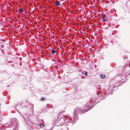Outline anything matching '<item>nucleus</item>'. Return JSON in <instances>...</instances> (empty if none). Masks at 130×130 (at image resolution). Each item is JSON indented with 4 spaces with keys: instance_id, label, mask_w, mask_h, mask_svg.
Returning <instances> with one entry per match:
<instances>
[{
    "instance_id": "f257e3e1",
    "label": "nucleus",
    "mask_w": 130,
    "mask_h": 130,
    "mask_svg": "<svg viewBox=\"0 0 130 130\" xmlns=\"http://www.w3.org/2000/svg\"><path fill=\"white\" fill-rule=\"evenodd\" d=\"M100 77L102 79H104L106 77V76L105 75L101 74L100 75Z\"/></svg>"
},
{
    "instance_id": "f03ea898",
    "label": "nucleus",
    "mask_w": 130,
    "mask_h": 130,
    "mask_svg": "<svg viewBox=\"0 0 130 130\" xmlns=\"http://www.w3.org/2000/svg\"><path fill=\"white\" fill-rule=\"evenodd\" d=\"M55 5L57 6H59L60 4V2L59 1H57L55 2Z\"/></svg>"
},
{
    "instance_id": "7ed1b4c3",
    "label": "nucleus",
    "mask_w": 130,
    "mask_h": 130,
    "mask_svg": "<svg viewBox=\"0 0 130 130\" xmlns=\"http://www.w3.org/2000/svg\"><path fill=\"white\" fill-rule=\"evenodd\" d=\"M19 10L20 13H22L23 11V10L22 8H19Z\"/></svg>"
},
{
    "instance_id": "20e7f679",
    "label": "nucleus",
    "mask_w": 130,
    "mask_h": 130,
    "mask_svg": "<svg viewBox=\"0 0 130 130\" xmlns=\"http://www.w3.org/2000/svg\"><path fill=\"white\" fill-rule=\"evenodd\" d=\"M52 53L53 54H54L56 52V51L53 49H52L51 50Z\"/></svg>"
},
{
    "instance_id": "39448f33",
    "label": "nucleus",
    "mask_w": 130,
    "mask_h": 130,
    "mask_svg": "<svg viewBox=\"0 0 130 130\" xmlns=\"http://www.w3.org/2000/svg\"><path fill=\"white\" fill-rule=\"evenodd\" d=\"M38 125L42 127H44V125L41 123H40L39 124H38Z\"/></svg>"
},
{
    "instance_id": "423d86ee",
    "label": "nucleus",
    "mask_w": 130,
    "mask_h": 130,
    "mask_svg": "<svg viewBox=\"0 0 130 130\" xmlns=\"http://www.w3.org/2000/svg\"><path fill=\"white\" fill-rule=\"evenodd\" d=\"M45 99V98H40V100L41 101H44Z\"/></svg>"
},
{
    "instance_id": "0eeeda50",
    "label": "nucleus",
    "mask_w": 130,
    "mask_h": 130,
    "mask_svg": "<svg viewBox=\"0 0 130 130\" xmlns=\"http://www.w3.org/2000/svg\"><path fill=\"white\" fill-rule=\"evenodd\" d=\"M105 18H106L105 15H104L103 16L102 18L103 19H104Z\"/></svg>"
},
{
    "instance_id": "6e6552de",
    "label": "nucleus",
    "mask_w": 130,
    "mask_h": 130,
    "mask_svg": "<svg viewBox=\"0 0 130 130\" xmlns=\"http://www.w3.org/2000/svg\"><path fill=\"white\" fill-rule=\"evenodd\" d=\"M84 75L85 76H87V72H86L84 74Z\"/></svg>"
},
{
    "instance_id": "1a4fd4ad",
    "label": "nucleus",
    "mask_w": 130,
    "mask_h": 130,
    "mask_svg": "<svg viewBox=\"0 0 130 130\" xmlns=\"http://www.w3.org/2000/svg\"><path fill=\"white\" fill-rule=\"evenodd\" d=\"M102 21L104 22L106 21L105 19H102Z\"/></svg>"
}]
</instances>
